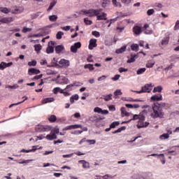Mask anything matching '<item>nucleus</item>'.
<instances>
[{
  "instance_id": "f257e3e1",
  "label": "nucleus",
  "mask_w": 179,
  "mask_h": 179,
  "mask_svg": "<svg viewBox=\"0 0 179 179\" xmlns=\"http://www.w3.org/2000/svg\"><path fill=\"white\" fill-rule=\"evenodd\" d=\"M103 9H90V10H82L80 12V15H86L89 17H93L94 16H97L100 15V12H101Z\"/></svg>"
},
{
  "instance_id": "f03ea898",
  "label": "nucleus",
  "mask_w": 179,
  "mask_h": 179,
  "mask_svg": "<svg viewBox=\"0 0 179 179\" xmlns=\"http://www.w3.org/2000/svg\"><path fill=\"white\" fill-rule=\"evenodd\" d=\"M153 113L151 114L152 118H162L164 113L160 110V107L157 106H152Z\"/></svg>"
},
{
  "instance_id": "7ed1b4c3",
  "label": "nucleus",
  "mask_w": 179,
  "mask_h": 179,
  "mask_svg": "<svg viewBox=\"0 0 179 179\" xmlns=\"http://www.w3.org/2000/svg\"><path fill=\"white\" fill-rule=\"evenodd\" d=\"M36 132H48L51 131V126L38 124L35 127Z\"/></svg>"
},
{
  "instance_id": "20e7f679",
  "label": "nucleus",
  "mask_w": 179,
  "mask_h": 179,
  "mask_svg": "<svg viewBox=\"0 0 179 179\" xmlns=\"http://www.w3.org/2000/svg\"><path fill=\"white\" fill-rule=\"evenodd\" d=\"M131 178H133V179H152V173H146L145 178L141 175L138 174V173H134L131 176Z\"/></svg>"
},
{
  "instance_id": "39448f33",
  "label": "nucleus",
  "mask_w": 179,
  "mask_h": 179,
  "mask_svg": "<svg viewBox=\"0 0 179 179\" xmlns=\"http://www.w3.org/2000/svg\"><path fill=\"white\" fill-rule=\"evenodd\" d=\"M152 89L153 85H152V84H146L141 88V90H143V93H150Z\"/></svg>"
},
{
  "instance_id": "423d86ee",
  "label": "nucleus",
  "mask_w": 179,
  "mask_h": 179,
  "mask_svg": "<svg viewBox=\"0 0 179 179\" xmlns=\"http://www.w3.org/2000/svg\"><path fill=\"white\" fill-rule=\"evenodd\" d=\"M80 47H82V43H80V42H77L74 43L73 45L71 46V52H78V48H80Z\"/></svg>"
},
{
  "instance_id": "0eeeda50",
  "label": "nucleus",
  "mask_w": 179,
  "mask_h": 179,
  "mask_svg": "<svg viewBox=\"0 0 179 179\" xmlns=\"http://www.w3.org/2000/svg\"><path fill=\"white\" fill-rule=\"evenodd\" d=\"M78 128H82L80 124H72L67 126L63 129V131H69L71 129H78Z\"/></svg>"
},
{
  "instance_id": "6e6552de",
  "label": "nucleus",
  "mask_w": 179,
  "mask_h": 179,
  "mask_svg": "<svg viewBox=\"0 0 179 179\" xmlns=\"http://www.w3.org/2000/svg\"><path fill=\"white\" fill-rule=\"evenodd\" d=\"M97 40L96 39H90L88 48L89 50H93L95 47H97Z\"/></svg>"
},
{
  "instance_id": "1a4fd4ad",
  "label": "nucleus",
  "mask_w": 179,
  "mask_h": 179,
  "mask_svg": "<svg viewBox=\"0 0 179 179\" xmlns=\"http://www.w3.org/2000/svg\"><path fill=\"white\" fill-rule=\"evenodd\" d=\"M48 47L46 49V52L47 54H52V52H54V47H52V45H54L55 42L54 41H50L48 43Z\"/></svg>"
},
{
  "instance_id": "9d476101",
  "label": "nucleus",
  "mask_w": 179,
  "mask_h": 179,
  "mask_svg": "<svg viewBox=\"0 0 179 179\" xmlns=\"http://www.w3.org/2000/svg\"><path fill=\"white\" fill-rule=\"evenodd\" d=\"M143 27H144L143 33L145 34H153V30H152V29L149 27V24H145Z\"/></svg>"
},
{
  "instance_id": "9b49d317",
  "label": "nucleus",
  "mask_w": 179,
  "mask_h": 179,
  "mask_svg": "<svg viewBox=\"0 0 179 179\" xmlns=\"http://www.w3.org/2000/svg\"><path fill=\"white\" fill-rule=\"evenodd\" d=\"M40 73V70L34 69V68H31L28 70V74L31 76V75H38Z\"/></svg>"
},
{
  "instance_id": "f8f14e48",
  "label": "nucleus",
  "mask_w": 179,
  "mask_h": 179,
  "mask_svg": "<svg viewBox=\"0 0 179 179\" xmlns=\"http://www.w3.org/2000/svg\"><path fill=\"white\" fill-rule=\"evenodd\" d=\"M133 31L134 34H136V36H139V34L142 33V27L139 26H134L133 28Z\"/></svg>"
},
{
  "instance_id": "ddd939ff",
  "label": "nucleus",
  "mask_w": 179,
  "mask_h": 179,
  "mask_svg": "<svg viewBox=\"0 0 179 179\" xmlns=\"http://www.w3.org/2000/svg\"><path fill=\"white\" fill-rule=\"evenodd\" d=\"M78 163L83 164V169H90V164L85 160H80Z\"/></svg>"
},
{
  "instance_id": "4468645a",
  "label": "nucleus",
  "mask_w": 179,
  "mask_h": 179,
  "mask_svg": "<svg viewBox=\"0 0 179 179\" xmlns=\"http://www.w3.org/2000/svg\"><path fill=\"white\" fill-rule=\"evenodd\" d=\"M96 20H107V14L105 13H101V14H99L96 15Z\"/></svg>"
},
{
  "instance_id": "2eb2a0df",
  "label": "nucleus",
  "mask_w": 179,
  "mask_h": 179,
  "mask_svg": "<svg viewBox=\"0 0 179 179\" xmlns=\"http://www.w3.org/2000/svg\"><path fill=\"white\" fill-rule=\"evenodd\" d=\"M151 100H152V101H162V100H163V96L162 94L154 95L151 97Z\"/></svg>"
},
{
  "instance_id": "dca6fc26",
  "label": "nucleus",
  "mask_w": 179,
  "mask_h": 179,
  "mask_svg": "<svg viewBox=\"0 0 179 179\" xmlns=\"http://www.w3.org/2000/svg\"><path fill=\"white\" fill-rule=\"evenodd\" d=\"M64 50H65V48H64V45H59L55 47L56 54H61V52H62V51H64Z\"/></svg>"
},
{
  "instance_id": "f3484780",
  "label": "nucleus",
  "mask_w": 179,
  "mask_h": 179,
  "mask_svg": "<svg viewBox=\"0 0 179 179\" xmlns=\"http://www.w3.org/2000/svg\"><path fill=\"white\" fill-rule=\"evenodd\" d=\"M60 66H69V61L62 59L59 62Z\"/></svg>"
},
{
  "instance_id": "a211bd4d",
  "label": "nucleus",
  "mask_w": 179,
  "mask_h": 179,
  "mask_svg": "<svg viewBox=\"0 0 179 179\" xmlns=\"http://www.w3.org/2000/svg\"><path fill=\"white\" fill-rule=\"evenodd\" d=\"M73 86H79V84L76 83H74L73 84H70L66 87L64 90L66 92H72V87H73Z\"/></svg>"
},
{
  "instance_id": "6ab92c4d",
  "label": "nucleus",
  "mask_w": 179,
  "mask_h": 179,
  "mask_svg": "<svg viewBox=\"0 0 179 179\" xmlns=\"http://www.w3.org/2000/svg\"><path fill=\"white\" fill-rule=\"evenodd\" d=\"M103 118H99V116L93 115L90 117V121H92V122H99V121H101Z\"/></svg>"
},
{
  "instance_id": "aec40b11",
  "label": "nucleus",
  "mask_w": 179,
  "mask_h": 179,
  "mask_svg": "<svg viewBox=\"0 0 179 179\" xmlns=\"http://www.w3.org/2000/svg\"><path fill=\"white\" fill-rule=\"evenodd\" d=\"M24 10V8L23 7H18L17 8H15L14 10H12L11 13L14 14H17V13H22Z\"/></svg>"
},
{
  "instance_id": "412c9836",
  "label": "nucleus",
  "mask_w": 179,
  "mask_h": 179,
  "mask_svg": "<svg viewBox=\"0 0 179 179\" xmlns=\"http://www.w3.org/2000/svg\"><path fill=\"white\" fill-rule=\"evenodd\" d=\"M101 99H103V100H105V101H110V100H113V94L103 95Z\"/></svg>"
},
{
  "instance_id": "4be33fe9",
  "label": "nucleus",
  "mask_w": 179,
  "mask_h": 179,
  "mask_svg": "<svg viewBox=\"0 0 179 179\" xmlns=\"http://www.w3.org/2000/svg\"><path fill=\"white\" fill-rule=\"evenodd\" d=\"M12 17H3L0 19V23H10Z\"/></svg>"
},
{
  "instance_id": "5701e85b",
  "label": "nucleus",
  "mask_w": 179,
  "mask_h": 179,
  "mask_svg": "<svg viewBox=\"0 0 179 179\" xmlns=\"http://www.w3.org/2000/svg\"><path fill=\"white\" fill-rule=\"evenodd\" d=\"M131 50H132V51L138 52V51H139V45L136 43H133L131 45Z\"/></svg>"
},
{
  "instance_id": "b1692460",
  "label": "nucleus",
  "mask_w": 179,
  "mask_h": 179,
  "mask_svg": "<svg viewBox=\"0 0 179 179\" xmlns=\"http://www.w3.org/2000/svg\"><path fill=\"white\" fill-rule=\"evenodd\" d=\"M127 50V46H122L120 48L116 50V54H122V52H125Z\"/></svg>"
},
{
  "instance_id": "393cba45",
  "label": "nucleus",
  "mask_w": 179,
  "mask_h": 179,
  "mask_svg": "<svg viewBox=\"0 0 179 179\" xmlns=\"http://www.w3.org/2000/svg\"><path fill=\"white\" fill-rule=\"evenodd\" d=\"M46 139H48V141H52L53 139H57V135L55 134H48L46 136Z\"/></svg>"
},
{
  "instance_id": "a878e982",
  "label": "nucleus",
  "mask_w": 179,
  "mask_h": 179,
  "mask_svg": "<svg viewBox=\"0 0 179 179\" xmlns=\"http://www.w3.org/2000/svg\"><path fill=\"white\" fill-rule=\"evenodd\" d=\"M54 98L50 97V98H45V99L43 100L42 103L43 104H47V103H52L54 101Z\"/></svg>"
},
{
  "instance_id": "bb28decb",
  "label": "nucleus",
  "mask_w": 179,
  "mask_h": 179,
  "mask_svg": "<svg viewBox=\"0 0 179 179\" xmlns=\"http://www.w3.org/2000/svg\"><path fill=\"white\" fill-rule=\"evenodd\" d=\"M162 90H163V87L162 86H158L157 87H155L152 92L153 93H162Z\"/></svg>"
},
{
  "instance_id": "cd10ccee",
  "label": "nucleus",
  "mask_w": 179,
  "mask_h": 179,
  "mask_svg": "<svg viewBox=\"0 0 179 179\" xmlns=\"http://www.w3.org/2000/svg\"><path fill=\"white\" fill-rule=\"evenodd\" d=\"M131 57L129 59L127 60V64H131V62H135V60H136L135 59L138 58V55H134H134H131Z\"/></svg>"
},
{
  "instance_id": "c85d7f7f",
  "label": "nucleus",
  "mask_w": 179,
  "mask_h": 179,
  "mask_svg": "<svg viewBox=\"0 0 179 179\" xmlns=\"http://www.w3.org/2000/svg\"><path fill=\"white\" fill-rule=\"evenodd\" d=\"M84 68L85 69H89V71H94V67L93 66V64H85Z\"/></svg>"
},
{
  "instance_id": "c756f323",
  "label": "nucleus",
  "mask_w": 179,
  "mask_h": 179,
  "mask_svg": "<svg viewBox=\"0 0 179 179\" xmlns=\"http://www.w3.org/2000/svg\"><path fill=\"white\" fill-rule=\"evenodd\" d=\"M170 40L169 37H165L164 38V39L162 40L161 44L162 45H167V44H169V41Z\"/></svg>"
},
{
  "instance_id": "7c9ffc66",
  "label": "nucleus",
  "mask_w": 179,
  "mask_h": 179,
  "mask_svg": "<svg viewBox=\"0 0 179 179\" xmlns=\"http://www.w3.org/2000/svg\"><path fill=\"white\" fill-rule=\"evenodd\" d=\"M155 62L153 60H150L146 64L145 66L146 68H152L153 65H155Z\"/></svg>"
},
{
  "instance_id": "2f4dec72",
  "label": "nucleus",
  "mask_w": 179,
  "mask_h": 179,
  "mask_svg": "<svg viewBox=\"0 0 179 179\" xmlns=\"http://www.w3.org/2000/svg\"><path fill=\"white\" fill-rule=\"evenodd\" d=\"M121 113H122V115H125L126 117H129V113H127V109L124 107L121 108Z\"/></svg>"
},
{
  "instance_id": "473e14b6",
  "label": "nucleus",
  "mask_w": 179,
  "mask_h": 179,
  "mask_svg": "<svg viewBox=\"0 0 179 179\" xmlns=\"http://www.w3.org/2000/svg\"><path fill=\"white\" fill-rule=\"evenodd\" d=\"M169 137L170 135L169 134H164L159 136V139H161V141H164V139H169Z\"/></svg>"
},
{
  "instance_id": "72a5a7b5",
  "label": "nucleus",
  "mask_w": 179,
  "mask_h": 179,
  "mask_svg": "<svg viewBox=\"0 0 179 179\" xmlns=\"http://www.w3.org/2000/svg\"><path fill=\"white\" fill-rule=\"evenodd\" d=\"M110 5V0H103L102 8H107Z\"/></svg>"
},
{
  "instance_id": "f704fd0d",
  "label": "nucleus",
  "mask_w": 179,
  "mask_h": 179,
  "mask_svg": "<svg viewBox=\"0 0 179 179\" xmlns=\"http://www.w3.org/2000/svg\"><path fill=\"white\" fill-rule=\"evenodd\" d=\"M58 19V16L53 15L49 16V20L50 22H57V20Z\"/></svg>"
},
{
  "instance_id": "c9c22d12",
  "label": "nucleus",
  "mask_w": 179,
  "mask_h": 179,
  "mask_svg": "<svg viewBox=\"0 0 179 179\" xmlns=\"http://www.w3.org/2000/svg\"><path fill=\"white\" fill-rule=\"evenodd\" d=\"M42 48L43 47L40 44L34 45L35 51H36L37 52H40Z\"/></svg>"
},
{
  "instance_id": "e433bc0d",
  "label": "nucleus",
  "mask_w": 179,
  "mask_h": 179,
  "mask_svg": "<svg viewBox=\"0 0 179 179\" xmlns=\"http://www.w3.org/2000/svg\"><path fill=\"white\" fill-rule=\"evenodd\" d=\"M112 3L114 5V6L119 7V8H121V6H122L121 3L117 2V0H112Z\"/></svg>"
},
{
  "instance_id": "4c0bfd02",
  "label": "nucleus",
  "mask_w": 179,
  "mask_h": 179,
  "mask_svg": "<svg viewBox=\"0 0 179 179\" xmlns=\"http://www.w3.org/2000/svg\"><path fill=\"white\" fill-rule=\"evenodd\" d=\"M30 152H36V149H31V150L22 149L20 150L21 153H30Z\"/></svg>"
},
{
  "instance_id": "58836bf2",
  "label": "nucleus",
  "mask_w": 179,
  "mask_h": 179,
  "mask_svg": "<svg viewBox=\"0 0 179 179\" xmlns=\"http://www.w3.org/2000/svg\"><path fill=\"white\" fill-rule=\"evenodd\" d=\"M62 36H64V32L59 31L56 35V38L57 40H61L62 38Z\"/></svg>"
},
{
  "instance_id": "ea45409f",
  "label": "nucleus",
  "mask_w": 179,
  "mask_h": 179,
  "mask_svg": "<svg viewBox=\"0 0 179 179\" xmlns=\"http://www.w3.org/2000/svg\"><path fill=\"white\" fill-rule=\"evenodd\" d=\"M148 156H152L154 157H157V159H159V157L164 158V154H152V155H148Z\"/></svg>"
},
{
  "instance_id": "a19ab883",
  "label": "nucleus",
  "mask_w": 179,
  "mask_h": 179,
  "mask_svg": "<svg viewBox=\"0 0 179 179\" xmlns=\"http://www.w3.org/2000/svg\"><path fill=\"white\" fill-rule=\"evenodd\" d=\"M0 12H2L3 13H9L10 11L6 8L0 7Z\"/></svg>"
},
{
  "instance_id": "79ce46f5",
  "label": "nucleus",
  "mask_w": 179,
  "mask_h": 179,
  "mask_svg": "<svg viewBox=\"0 0 179 179\" xmlns=\"http://www.w3.org/2000/svg\"><path fill=\"white\" fill-rule=\"evenodd\" d=\"M49 121L50 122H55V121H57V116H55V115H52L50 117H49Z\"/></svg>"
},
{
  "instance_id": "37998d69",
  "label": "nucleus",
  "mask_w": 179,
  "mask_h": 179,
  "mask_svg": "<svg viewBox=\"0 0 179 179\" xmlns=\"http://www.w3.org/2000/svg\"><path fill=\"white\" fill-rule=\"evenodd\" d=\"M146 71V68H141V69H139L138 71H137V75H142V73H143L144 72Z\"/></svg>"
},
{
  "instance_id": "c03bdc74",
  "label": "nucleus",
  "mask_w": 179,
  "mask_h": 179,
  "mask_svg": "<svg viewBox=\"0 0 179 179\" xmlns=\"http://www.w3.org/2000/svg\"><path fill=\"white\" fill-rule=\"evenodd\" d=\"M57 5V2H52L48 8V12H50Z\"/></svg>"
},
{
  "instance_id": "a18cd8bd",
  "label": "nucleus",
  "mask_w": 179,
  "mask_h": 179,
  "mask_svg": "<svg viewBox=\"0 0 179 179\" xmlns=\"http://www.w3.org/2000/svg\"><path fill=\"white\" fill-rule=\"evenodd\" d=\"M102 110L101 108L99 107H96L94 109V113H98V114H101L102 113Z\"/></svg>"
},
{
  "instance_id": "49530a36",
  "label": "nucleus",
  "mask_w": 179,
  "mask_h": 179,
  "mask_svg": "<svg viewBox=\"0 0 179 179\" xmlns=\"http://www.w3.org/2000/svg\"><path fill=\"white\" fill-rule=\"evenodd\" d=\"M155 13V9L151 8L147 10V15L148 16H152Z\"/></svg>"
},
{
  "instance_id": "de8ad7c7",
  "label": "nucleus",
  "mask_w": 179,
  "mask_h": 179,
  "mask_svg": "<svg viewBox=\"0 0 179 179\" xmlns=\"http://www.w3.org/2000/svg\"><path fill=\"white\" fill-rule=\"evenodd\" d=\"M6 68V63L4 62H2L0 64V70L1 71H3V69H5Z\"/></svg>"
},
{
  "instance_id": "09e8293b",
  "label": "nucleus",
  "mask_w": 179,
  "mask_h": 179,
  "mask_svg": "<svg viewBox=\"0 0 179 179\" xmlns=\"http://www.w3.org/2000/svg\"><path fill=\"white\" fill-rule=\"evenodd\" d=\"M41 13H36L31 14V19H37V17H38V16H40Z\"/></svg>"
},
{
  "instance_id": "8fccbe9b",
  "label": "nucleus",
  "mask_w": 179,
  "mask_h": 179,
  "mask_svg": "<svg viewBox=\"0 0 179 179\" xmlns=\"http://www.w3.org/2000/svg\"><path fill=\"white\" fill-rule=\"evenodd\" d=\"M83 132V131L76 130V131H71V134L72 135H80V134H82Z\"/></svg>"
},
{
  "instance_id": "3c124183",
  "label": "nucleus",
  "mask_w": 179,
  "mask_h": 179,
  "mask_svg": "<svg viewBox=\"0 0 179 179\" xmlns=\"http://www.w3.org/2000/svg\"><path fill=\"white\" fill-rule=\"evenodd\" d=\"M119 124H120V122H113L110 124V128H115L116 127H118Z\"/></svg>"
},
{
  "instance_id": "603ef678",
  "label": "nucleus",
  "mask_w": 179,
  "mask_h": 179,
  "mask_svg": "<svg viewBox=\"0 0 179 179\" xmlns=\"http://www.w3.org/2000/svg\"><path fill=\"white\" fill-rule=\"evenodd\" d=\"M19 85L17 84H15L14 85H8L6 87L7 89H18Z\"/></svg>"
},
{
  "instance_id": "864d4df0",
  "label": "nucleus",
  "mask_w": 179,
  "mask_h": 179,
  "mask_svg": "<svg viewBox=\"0 0 179 179\" xmlns=\"http://www.w3.org/2000/svg\"><path fill=\"white\" fill-rule=\"evenodd\" d=\"M84 23H85V24L90 25L93 22L87 18H84Z\"/></svg>"
},
{
  "instance_id": "5fc2aeb1",
  "label": "nucleus",
  "mask_w": 179,
  "mask_h": 179,
  "mask_svg": "<svg viewBox=\"0 0 179 179\" xmlns=\"http://www.w3.org/2000/svg\"><path fill=\"white\" fill-rule=\"evenodd\" d=\"M28 65L29 66H36V65H37V61L34 60L32 62H28Z\"/></svg>"
},
{
  "instance_id": "6e6d98bb",
  "label": "nucleus",
  "mask_w": 179,
  "mask_h": 179,
  "mask_svg": "<svg viewBox=\"0 0 179 179\" xmlns=\"http://www.w3.org/2000/svg\"><path fill=\"white\" fill-rule=\"evenodd\" d=\"M138 120H140L141 121L145 120V115H143V113H141L138 115Z\"/></svg>"
},
{
  "instance_id": "4d7b16f0",
  "label": "nucleus",
  "mask_w": 179,
  "mask_h": 179,
  "mask_svg": "<svg viewBox=\"0 0 179 179\" xmlns=\"http://www.w3.org/2000/svg\"><path fill=\"white\" fill-rule=\"evenodd\" d=\"M115 96H121L122 94V92H121V90H117L114 92Z\"/></svg>"
},
{
  "instance_id": "13d9d810",
  "label": "nucleus",
  "mask_w": 179,
  "mask_h": 179,
  "mask_svg": "<svg viewBox=\"0 0 179 179\" xmlns=\"http://www.w3.org/2000/svg\"><path fill=\"white\" fill-rule=\"evenodd\" d=\"M125 29V27L124 26H122V27H117V30L118 31L119 30V33H122L124 31Z\"/></svg>"
},
{
  "instance_id": "bf43d9fd",
  "label": "nucleus",
  "mask_w": 179,
  "mask_h": 179,
  "mask_svg": "<svg viewBox=\"0 0 179 179\" xmlns=\"http://www.w3.org/2000/svg\"><path fill=\"white\" fill-rule=\"evenodd\" d=\"M29 31H31V28H27V27H24L22 29V33H27Z\"/></svg>"
},
{
  "instance_id": "052dcab7",
  "label": "nucleus",
  "mask_w": 179,
  "mask_h": 179,
  "mask_svg": "<svg viewBox=\"0 0 179 179\" xmlns=\"http://www.w3.org/2000/svg\"><path fill=\"white\" fill-rule=\"evenodd\" d=\"M120 73H122V72H128V69H124L122 67L119 68Z\"/></svg>"
},
{
  "instance_id": "680f3d73",
  "label": "nucleus",
  "mask_w": 179,
  "mask_h": 179,
  "mask_svg": "<svg viewBox=\"0 0 179 179\" xmlns=\"http://www.w3.org/2000/svg\"><path fill=\"white\" fill-rule=\"evenodd\" d=\"M174 30H179V20H177L174 27Z\"/></svg>"
},
{
  "instance_id": "e2e57ef3",
  "label": "nucleus",
  "mask_w": 179,
  "mask_h": 179,
  "mask_svg": "<svg viewBox=\"0 0 179 179\" xmlns=\"http://www.w3.org/2000/svg\"><path fill=\"white\" fill-rule=\"evenodd\" d=\"M92 36H94V37H99L100 36V32L94 31H92Z\"/></svg>"
},
{
  "instance_id": "0e129e2a",
  "label": "nucleus",
  "mask_w": 179,
  "mask_h": 179,
  "mask_svg": "<svg viewBox=\"0 0 179 179\" xmlns=\"http://www.w3.org/2000/svg\"><path fill=\"white\" fill-rule=\"evenodd\" d=\"M120 78H121V75L117 74L113 78H112V79L113 80L116 81V80H118V79H120Z\"/></svg>"
},
{
  "instance_id": "69168bd1",
  "label": "nucleus",
  "mask_w": 179,
  "mask_h": 179,
  "mask_svg": "<svg viewBox=\"0 0 179 179\" xmlns=\"http://www.w3.org/2000/svg\"><path fill=\"white\" fill-rule=\"evenodd\" d=\"M107 79V76H102L98 78L99 82H101V80H106Z\"/></svg>"
},
{
  "instance_id": "338daca9",
  "label": "nucleus",
  "mask_w": 179,
  "mask_h": 179,
  "mask_svg": "<svg viewBox=\"0 0 179 179\" xmlns=\"http://www.w3.org/2000/svg\"><path fill=\"white\" fill-rule=\"evenodd\" d=\"M43 36H44L43 34L39 33V34H36L32 35V37L38 38V37H43Z\"/></svg>"
},
{
  "instance_id": "774afa93",
  "label": "nucleus",
  "mask_w": 179,
  "mask_h": 179,
  "mask_svg": "<svg viewBox=\"0 0 179 179\" xmlns=\"http://www.w3.org/2000/svg\"><path fill=\"white\" fill-rule=\"evenodd\" d=\"M102 178H103V179H110V178H113V176H111L108 174H106V175L102 176Z\"/></svg>"
}]
</instances>
